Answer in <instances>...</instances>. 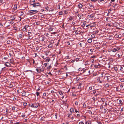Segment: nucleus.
<instances>
[{"label": "nucleus", "mask_w": 124, "mask_h": 124, "mask_svg": "<svg viewBox=\"0 0 124 124\" xmlns=\"http://www.w3.org/2000/svg\"><path fill=\"white\" fill-rule=\"evenodd\" d=\"M39 105L38 103L30 104H29V106L33 108H37Z\"/></svg>", "instance_id": "obj_1"}, {"label": "nucleus", "mask_w": 124, "mask_h": 124, "mask_svg": "<svg viewBox=\"0 0 124 124\" xmlns=\"http://www.w3.org/2000/svg\"><path fill=\"white\" fill-rule=\"evenodd\" d=\"M38 12V11L36 10H30L29 13V14L32 15L37 13Z\"/></svg>", "instance_id": "obj_2"}, {"label": "nucleus", "mask_w": 124, "mask_h": 124, "mask_svg": "<svg viewBox=\"0 0 124 124\" xmlns=\"http://www.w3.org/2000/svg\"><path fill=\"white\" fill-rule=\"evenodd\" d=\"M120 48L118 47H116L111 49V51L114 52H115L116 51L119 50Z\"/></svg>", "instance_id": "obj_3"}, {"label": "nucleus", "mask_w": 124, "mask_h": 124, "mask_svg": "<svg viewBox=\"0 0 124 124\" xmlns=\"http://www.w3.org/2000/svg\"><path fill=\"white\" fill-rule=\"evenodd\" d=\"M31 5H32L34 7H36V6H40V4L39 3H32L31 2Z\"/></svg>", "instance_id": "obj_4"}, {"label": "nucleus", "mask_w": 124, "mask_h": 124, "mask_svg": "<svg viewBox=\"0 0 124 124\" xmlns=\"http://www.w3.org/2000/svg\"><path fill=\"white\" fill-rule=\"evenodd\" d=\"M82 15L81 14L77 15L76 16V18L78 20H80L82 16Z\"/></svg>", "instance_id": "obj_5"}, {"label": "nucleus", "mask_w": 124, "mask_h": 124, "mask_svg": "<svg viewBox=\"0 0 124 124\" xmlns=\"http://www.w3.org/2000/svg\"><path fill=\"white\" fill-rule=\"evenodd\" d=\"M4 64L7 67H9L11 66V65L9 62H7L5 63Z\"/></svg>", "instance_id": "obj_6"}, {"label": "nucleus", "mask_w": 124, "mask_h": 124, "mask_svg": "<svg viewBox=\"0 0 124 124\" xmlns=\"http://www.w3.org/2000/svg\"><path fill=\"white\" fill-rule=\"evenodd\" d=\"M86 70L85 68H83V69L81 70L80 73H83L86 72Z\"/></svg>", "instance_id": "obj_7"}, {"label": "nucleus", "mask_w": 124, "mask_h": 124, "mask_svg": "<svg viewBox=\"0 0 124 124\" xmlns=\"http://www.w3.org/2000/svg\"><path fill=\"white\" fill-rule=\"evenodd\" d=\"M78 44H79V47H82V46L84 44V43L83 42H82L80 43H79Z\"/></svg>", "instance_id": "obj_8"}, {"label": "nucleus", "mask_w": 124, "mask_h": 124, "mask_svg": "<svg viewBox=\"0 0 124 124\" xmlns=\"http://www.w3.org/2000/svg\"><path fill=\"white\" fill-rule=\"evenodd\" d=\"M23 14V13L22 11H20L18 12V15L19 16H22Z\"/></svg>", "instance_id": "obj_9"}, {"label": "nucleus", "mask_w": 124, "mask_h": 124, "mask_svg": "<svg viewBox=\"0 0 124 124\" xmlns=\"http://www.w3.org/2000/svg\"><path fill=\"white\" fill-rule=\"evenodd\" d=\"M95 25L96 24L95 23H92L89 25L91 27H94Z\"/></svg>", "instance_id": "obj_10"}, {"label": "nucleus", "mask_w": 124, "mask_h": 124, "mask_svg": "<svg viewBox=\"0 0 124 124\" xmlns=\"http://www.w3.org/2000/svg\"><path fill=\"white\" fill-rule=\"evenodd\" d=\"M123 54V53L122 52H121L119 53V54H118L117 55L118 57L120 58L121 56Z\"/></svg>", "instance_id": "obj_11"}, {"label": "nucleus", "mask_w": 124, "mask_h": 124, "mask_svg": "<svg viewBox=\"0 0 124 124\" xmlns=\"http://www.w3.org/2000/svg\"><path fill=\"white\" fill-rule=\"evenodd\" d=\"M87 5L88 6H89V7L91 8L93 7V4L92 3L87 4Z\"/></svg>", "instance_id": "obj_12"}, {"label": "nucleus", "mask_w": 124, "mask_h": 124, "mask_svg": "<svg viewBox=\"0 0 124 124\" xmlns=\"http://www.w3.org/2000/svg\"><path fill=\"white\" fill-rule=\"evenodd\" d=\"M10 18L11 20H13L15 19L16 18V17L15 16H12Z\"/></svg>", "instance_id": "obj_13"}, {"label": "nucleus", "mask_w": 124, "mask_h": 124, "mask_svg": "<svg viewBox=\"0 0 124 124\" xmlns=\"http://www.w3.org/2000/svg\"><path fill=\"white\" fill-rule=\"evenodd\" d=\"M92 41V39L91 38H89L88 39V40L87 41V42L88 43H91Z\"/></svg>", "instance_id": "obj_14"}, {"label": "nucleus", "mask_w": 124, "mask_h": 124, "mask_svg": "<svg viewBox=\"0 0 124 124\" xmlns=\"http://www.w3.org/2000/svg\"><path fill=\"white\" fill-rule=\"evenodd\" d=\"M74 109L72 108H71L70 109V112L72 113L74 112Z\"/></svg>", "instance_id": "obj_15"}, {"label": "nucleus", "mask_w": 124, "mask_h": 124, "mask_svg": "<svg viewBox=\"0 0 124 124\" xmlns=\"http://www.w3.org/2000/svg\"><path fill=\"white\" fill-rule=\"evenodd\" d=\"M23 34L22 33H21V34H19L18 35V37H19V38H21L23 37V35L22 34Z\"/></svg>", "instance_id": "obj_16"}, {"label": "nucleus", "mask_w": 124, "mask_h": 124, "mask_svg": "<svg viewBox=\"0 0 124 124\" xmlns=\"http://www.w3.org/2000/svg\"><path fill=\"white\" fill-rule=\"evenodd\" d=\"M86 70V72H87V73L86 74V75H89L90 74V70L88 71L87 70Z\"/></svg>", "instance_id": "obj_17"}, {"label": "nucleus", "mask_w": 124, "mask_h": 124, "mask_svg": "<svg viewBox=\"0 0 124 124\" xmlns=\"http://www.w3.org/2000/svg\"><path fill=\"white\" fill-rule=\"evenodd\" d=\"M53 46V45L52 43H51L48 46V47L49 48H51Z\"/></svg>", "instance_id": "obj_18"}, {"label": "nucleus", "mask_w": 124, "mask_h": 124, "mask_svg": "<svg viewBox=\"0 0 124 124\" xmlns=\"http://www.w3.org/2000/svg\"><path fill=\"white\" fill-rule=\"evenodd\" d=\"M78 6L79 8H81L82 7L83 5L79 3L78 5Z\"/></svg>", "instance_id": "obj_19"}, {"label": "nucleus", "mask_w": 124, "mask_h": 124, "mask_svg": "<svg viewBox=\"0 0 124 124\" xmlns=\"http://www.w3.org/2000/svg\"><path fill=\"white\" fill-rule=\"evenodd\" d=\"M3 110H6V114H7L8 113H7L9 111L8 109L6 108L5 109H3Z\"/></svg>", "instance_id": "obj_20"}, {"label": "nucleus", "mask_w": 124, "mask_h": 124, "mask_svg": "<svg viewBox=\"0 0 124 124\" xmlns=\"http://www.w3.org/2000/svg\"><path fill=\"white\" fill-rule=\"evenodd\" d=\"M98 81L100 83H101L102 82V81H101L100 77H98L97 79Z\"/></svg>", "instance_id": "obj_21"}, {"label": "nucleus", "mask_w": 124, "mask_h": 124, "mask_svg": "<svg viewBox=\"0 0 124 124\" xmlns=\"http://www.w3.org/2000/svg\"><path fill=\"white\" fill-rule=\"evenodd\" d=\"M79 85H78V88H80L81 87V85L82 84V83H80L79 84Z\"/></svg>", "instance_id": "obj_22"}, {"label": "nucleus", "mask_w": 124, "mask_h": 124, "mask_svg": "<svg viewBox=\"0 0 124 124\" xmlns=\"http://www.w3.org/2000/svg\"><path fill=\"white\" fill-rule=\"evenodd\" d=\"M72 113L70 112V113H68V117H70V115H71L72 114Z\"/></svg>", "instance_id": "obj_23"}, {"label": "nucleus", "mask_w": 124, "mask_h": 124, "mask_svg": "<svg viewBox=\"0 0 124 124\" xmlns=\"http://www.w3.org/2000/svg\"><path fill=\"white\" fill-rule=\"evenodd\" d=\"M45 38L44 37H42L41 39V40L42 41H43L45 39Z\"/></svg>", "instance_id": "obj_24"}, {"label": "nucleus", "mask_w": 124, "mask_h": 124, "mask_svg": "<svg viewBox=\"0 0 124 124\" xmlns=\"http://www.w3.org/2000/svg\"><path fill=\"white\" fill-rule=\"evenodd\" d=\"M26 93L25 92H23L22 93L23 96H25L26 95Z\"/></svg>", "instance_id": "obj_25"}, {"label": "nucleus", "mask_w": 124, "mask_h": 124, "mask_svg": "<svg viewBox=\"0 0 124 124\" xmlns=\"http://www.w3.org/2000/svg\"><path fill=\"white\" fill-rule=\"evenodd\" d=\"M53 28L52 27H50L49 28L48 30L50 31H52L53 30Z\"/></svg>", "instance_id": "obj_26"}, {"label": "nucleus", "mask_w": 124, "mask_h": 124, "mask_svg": "<svg viewBox=\"0 0 124 124\" xmlns=\"http://www.w3.org/2000/svg\"><path fill=\"white\" fill-rule=\"evenodd\" d=\"M118 68H117L116 67H114V70L116 71H117V70H118Z\"/></svg>", "instance_id": "obj_27"}, {"label": "nucleus", "mask_w": 124, "mask_h": 124, "mask_svg": "<svg viewBox=\"0 0 124 124\" xmlns=\"http://www.w3.org/2000/svg\"><path fill=\"white\" fill-rule=\"evenodd\" d=\"M59 94L61 95H63V93L61 91H60L58 92Z\"/></svg>", "instance_id": "obj_28"}, {"label": "nucleus", "mask_w": 124, "mask_h": 124, "mask_svg": "<svg viewBox=\"0 0 124 124\" xmlns=\"http://www.w3.org/2000/svg\"><path fill=\"white\" fill-rule=\"evenodd\" d=\"M50 58L47 59H46V61L47 62H48L50 61Z\"/></svg>", "instance_id": "obj_29"}, {"label": "nucleus", "mask_w": 124, "mask_h": 124, "mask_svg": "<svg viewBox=\"0 0 124 124\" xmlns=\"http://www.w3.org/2000/svg\"><path fill=\"white\" fill-rule=\"evenodd\" d=\"M118 68H120V70L122 71V69H123V67L122 66H118Z\"/></svg>", "instance_id": "obj_30"}, {"label": "nucleus", "mask_w": 124, "mask_h": 124, "mask_svg": "<svg viewBox=\"0 0 124 124\" xmlns=\"http://www.w3.org/2000/svg\"><path fill=\"white\" fill-rule=\"evenodd\" d=\"M91 124V123L90 121H88L86 122L85 123V124Z\"/></svg>", "instance_id": "obj_31"}, {"label": "nucleus", "mask_w": 124, "mask_h": 124, "mask_svg": "<svg viewBox=\"0 0 124 124\" xmlns=\"http://www.w3.org/2000/svg\"><path fill=\"white\" fill-rule=\"evenodd\" d=\"M39 70L40 72H43L44 70V69L43 68L39 69Z\"/></svg>", "instance_id": "obj_32"}, {"label": "nucleus", "mask_w": 124, "mask_h": 124, "mask_svg": "<svg viewBox=\"0 0 124 124\" xmlns=\"http://www.w3.org/2000/svg\"><path fill=\"white\" fill-rule=\"evenodd\" d=\"M36 70L38 73H40L39 69H36Z\"/></svg>", "instance_id": "obj_33"}, {"label": "nucleus", "mask_w": 124, "mask_h": 124, "mask_svg": "<svg viewBox=\"0 0 124 124\" xmlns=\"http://www.w3.org/2000/svg\"><path fill=\"white\" fill-rule=\"evenodd\" d=\"M54 10V9H49V12H50V11H53Z\"/></svg>", "instance_id": "obj_34"}, {"label": "nucleus", "mask_w": 124, "mask_h": 124, "mask_svg": "<svg viewBox=\"0 0 124 124\" xmlns=\"http://www.w3.org/2000/svg\"><path fill=\"white\" fill-rule=\"evenodd\" d=\"M14 23V21L13 20L11 21L10 22H9V23L11 24H12Z\"/></svg>", "instance_id": "obj_35"}, {"label": "nucleus", "mask_w": 124, "mask_h": 124, "mask_svg": "<svg viewBox=\"0 0 124 124\" xmlns=\"http://www.w3.org/2000/svg\"><path fill=\"white\" fill-rule=\"evenodd\" d=\"M88 50H90V53H92L93 52V50L92 49H89Z\"/></svg>", "instance_id": "obj_36"}, {"label": "nucleus", "mask_w": 124, "mask_h": 124, "mask_svg": "<svg viewBox=\"0 0 124 124\" xmlns=\"http://www.w3.org/2000/svg\"><path fill=\"white\" fill-rule=\"evenodd\" d=\"M28 27V25H25L24 26V28H25V29H26H26Z\"/></svg>", "instance_id": "obj_37"}, {"label": "nucleus", "mask_w": 124, "mask_h": 124, "mask_svg": "<svg viewBox=\"0 0 124 124\" xmlns=\"http://www.w3.org/2000/svg\"><path fill=\"white\" fill-rule=\"evenodd\" d=\"M73 19V17H70L69 18V19L70 20H72Z\"/></svg>", "instance_id": "obj_38"}, {"label": "nucleus", "mask_w": 124, "mask_h": 124, "mask_svg": "<svg viewBox=\"0 0 124 124\" xmlns=\"http://www.w3.org/2000/svg\"><path fill=\"white\" fill-rule=\"evenodd\" d=\"M27 105V103L26 102H24L23 103V105L24 106H26Z\"/></svg>", "instance_id": "obj_39"}, {"label": "nucleus", "mask_w": 124, "mask_h": 124, "mask_svg": "<svg viewBox=\"0 0 124 124\" xmlns=\"http://www.w3.org/2000/svg\"><path fill=\"white\" fill-rule=\"evenodd\" d=\"M45 9L47 10H48V6H46L45 8Z\"/></svg>", "instance_id": "obj_40"}, {"label": "nucleus", "mask_w": 124, "mask_h": 124, "mask_svg": "<svg viewBox=\"0 0 124 124\" xmlns=\"http://www.w3.org/2000/svg\"><path fill=\"white\" fill-rule=\"evenodd\" d=\"M36 94L37 96H38L39 95V93L38 92H37L36 93Z\"/></svg>", "instance_id": "obj_41"}, {"label": "nucleus", "mask_w": 124, "mask_h": 124, "mask_svg": "<svg viewBox=\"0 0 124 124\" xmlns=\"http://www.w3.org/2000/svg\"><path fill=\"white\" fill-rule=\"evenodd\" d=\"M78 112H79V111H78L76 109H75V112L77 113Z\"/></svg>", "instance_id": "obj_42"}, {"label": "nucleus", "mask_w": 124, "mask_h": 124, "mask_svg": "<svg viewBox=\"0 0 124 124\" xmlns=\"http://www.w3.org/2000/svg\"><path fill=\"white\" fill-rule=\"evenodd\" d=\"M94 67L96 68H99V67H98V65H94Z\"/></svg>", "instance_id": "obj_43"}, {"label": "nucleus", "mask_w": 124, "mask_h": 124, "mask_svg": "<svg viewBox=\"0 0 124 124\" xmlns=\"http://www.w3.org/2000/svg\"><path fill=\"white\" fill-rule=\"evenodd\" d=\"M13 62V61L12 59H10V62L12 63Z\"/></svg>", "instance_id": "obj_44"}, {"label": "nucleus", "mask_w": 124, "mask_h": 124, "mask_svg": "<svg viewBox=\"0 0 124 124\" xmlns=\"http://www.w3.org/2000/svg\"><path fill=\"white\" fill-rule=\"evenodd\" d=\"M91 58H94L96 57V56L95 55H93L92 56H91Z\"/></svg>", "instance_id": "obj_45"}, {"label": "nucleus", "mask_w": 124, "mask_h": 124, "mask_svg": "<svg viewBox=\"0 0 124 124\" xmlns=\"http://www.w3.org/2000/svg\"><path fill=\"white\" fill-rule=\"evenodd\" d=\"M75 104L76 105H78V102L77 101H76L75 103Z\"/></svg>", "instance_id": "obj_46"}, {"label": "nucleus", "mask_w": 124, "mask_h": 124, "mask_svg": "<svg viewBox=\"0 0 124 124\" xmlns=\"http://www.w3.org/2000/svg\"><path fill=\"white\" fill-rule=\"evenodd\" d=\"M15 107H12V110H15Z\"/></svg>", "instance_id": "obj_47"}, {"label": "nucleus", "mask_w": 124, "mask_h": 124, "mask_svg": "<svg viewBox=\"0 0 124 124\" xmlns=\"http://www.w3.org/2000/svg\"><path fill=\"white\" fill-rule=\"evenodd\" d=\"M17 8L16 6L15 7H14V8H13V9L14 10H16L17 9Z\"/></svg>", "instance_id": "obj_48"}, {"label": "nucleus", "mask_w": 124, "mask_h": 124, "mask_svg": "<svg viewBox=\"0 0 124 124\" xmlns=\"http://www.w3.org/2000/svg\"><path fill=\"white\" fill-rule=\"evenodd\" d=\"M109 86V85L108 84H106V85L105 86H106V87H108Z\"/></svg>", "instance_id": "obj_49"}, {"label": "nucleus", "mask_w": 124, "mask_h": 124, "mask_svg": "<svg viewBox=\"0 0 124 124\" xmlns=\"http://www.w3.org/2000/svg\"><path fill=\"white\" fill-rule=\"evenodd\" d=\"M80 58H77L76 59V61L77 62L79 60V59Z\"/></svg>", "instance_id": "obj_50"}, {"label": "nucleus", "mask_w": 124, "mask_h": 124, "mask_svg": "<svg viewBox=\"0 0 124 124\" xmlns=\"http://www.w3.org/2000/svg\"><path fill=\"white\" fill-rule=\"evenodd\" d=\"M22 30L23 31H24L26 30V29L24 28H23Z\"/></svg>", "instance_id": "obj_51"}, {"label": "nucleus", "mask_w": 124, "mask_h": 124, "mask_svg": "<svg viewBox=\"0 0 124 124\" xmlns=\"http://www.w3.org/2000/svg\"><path fill=\"white\" fill-rule=\"evenodd\" d=\"M83 107L84 108H85L86 107V105L85 103H84L83 105Z\"/></svg>", "instance_id": "obj_52"}, {"label": "nucleus", "mask_w": 124, "mask_h": 124, "mask_svg": "<svg viewBox=\"0 0 124 124\" xmlns=\"http://www.w3.org/2000/svg\"><path fill=\"white\" fill-rule=\"evenodd\" d=\"M55 118H56V119H57V114H55Z\"/></svg>", "instance_id": "obj_53"}, {"label": "nucleus", "mask_w": 124, "mask_h": 124, "mask_svg": "<svg viewBox=\"0 0 124 124\" xmlns=\"http://www.w3.org/2000/svg\"><path fill=\"white\" fill-rule=\"evenodd\" d=\"M96 92L95 90H94L93 91V93L94 94H95L96 93Z\"/></svg>", "instance_id": "obj_54"}, {"label": "nucleus", "mask_w": 124, "mask_h": 124, "mask_svg": "<svg viewBox=\"0 0 124 124\" xmlns=\"http://www.w3.org/2000/svg\"><path fill=\"white\" fill-rule=\"evenodd\" d=\"M44 15H42L41 16H40L41 17V18H44Z\"/></svg>", "instance_id": "obj_55"}, {"label": "nucleus", "mask_w": 124, "mask_h": 124, "mask_svg": "<svg viewBox=\"0 0 124 124\" xmlns=\"http://www.w3.org/2000/svg\"><path fill=\"white\" fill-rule=\"evenodd\" d=\"M79 124H84L82 122H81L79 123Z\"/></svg>", "instance_id": "obj_56"}, {"label": "nucleus", "mask_w": 124, "mask_h": 124, "mask_svg": "<svg viewBox=\"0 0 124 124\" xmlns=\"http://www.w3.org/2000/svg\"><path fill=\"white\" fill-rule=\"evenodd\" d=\"M34 54L35 55L34 56H33V57H36L37 55V54L36 53H35Z\"/></svg>", "instance_id": "obj_57"}, {"label": "nucleus", "mask_w": 124, "mask_h": 124, "mask_svg": "<svg viewBox=\"0 0 124 124\" xmlns=\"http://www.w3.org/2000/svg\"><path fill=\"white\" fill-rule=\"evenodd\" d=\"M92 89V87H89V90H91Z\"/></svg>", "instance_id": "obj_58"}, {"label": "nucleus", "mask_w": 124, "mask_h": 124, "mask_svg": "<svg viewBox=\"0 0 124 124\" xmlns=\"http://www.w3.org/2000/svg\"><path fill=\"white\" fill-rule=\"evenodd\" d=\"M35 24L36 25H39V23L38 22H36L35 23Z\"/></svg>", "instance_id": "obj_59"}, {"label": "nucleus", "mask_w": 124, "mask_h": 124, "mask_svg": "<svg viewBox=\"0 0 124 124\" xmlns=\"http://www.w3.org/2000/svg\"><path fill=\"white\" fill-rule=\"evenodd\" d=\"M59 14L60 15H62V12H60L59 13Z\"/></svg>", "instance_id": "obj_60"}, {"label": "nucleus", "mask_w": 124, "mask_h": 124, "mask_svg": "<svg viewBox=\"0 0 124 124\" xmlns=\"http://www.w3.org/2000/svg\"><path fill=\"white\" fill-rule=\"evenodd\" d=\"M75 33L77 34V35L78 34V31L77 30H76V32H75Z\"/></svg>", "instance_id": "obj_61"}, {"label": "nucleus", "mask_w": 124, "mask_h": 124, "mask_svg": "<svg viewBox=\"0 0 124 124\" xmlns=\"http://www.w3.org/2000/svg\"><path fill=\"white\" fill-rule=\"evenodd\" d=\"M91 62L92 63H93V62H94V59H92Z\"/></svg>", "instance_id": "obj_62"}, {"label": "nucleus", "mask_w": 124, "mask_h": 124, "mask_svg": "<svg viewBox=\"0 0 124 124\" xmlns=\"http://www.w3.org/2000/svg\"><path fill=\"white\" fill-rule=\"evenodd\" d=\"M0 25L1 26H2L3 25V24L1 23L0 22Z\"/></svg>", "instance_id": "obj_63"}, {"label": "nucleus", "mask_w": 124, "mask_h": 124, "mask_svg": "<svg viewBox=\"0 0 124 124\" xmlns=\"http://www.w3.org/2000/svg\"><path fill=\"white\" fill-rule=\"evenodd\" d=\"M122 34L123 35H124V31L122 32Z\"/></svg>", "instance_id": "obj_64"}]
</instances>
